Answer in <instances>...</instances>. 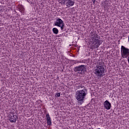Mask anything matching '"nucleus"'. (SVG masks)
Segmentation results:
<instances>
[{
    "mask_svg": "<svg viewBox=\"0 0 129 129\" xmlns=\"http://www.w3.org/2000/svg\"><path fill=\"white\" fill-rule=\"evenodd\" d=\"M87 95V89H84L83 90H78L76 92V99L78 100L80 104H82L84 102L85 97Z\"/></svg>",
    "mask_w": 129,
    "mask_h": 129,
    "instance_id": "1",
    "label": "nucleus"
},
{
    "mask_svg": "<svg viewBox=\"0 0 129 129\" xmlns=\"http://www.w3.org/2000/svg\"><path fill=\"white\" fill-rule=\"evenodd\" d=\"M87 70L86 66L82 64L78 67H76L74 69L75 72H78L79 74H82V73H85Z\"/></svg>",
    "mask_w": 129,
    "mask_h": 129,
    "instance_id": "2",
    "label": "nucleus"
},
{
    "mask_svg": "<svg viewBox=\"0 0 129 129\" xmlns=\"http://www.w3.org/2000/svg\"><path fill=\"white\" fill-rule=\"evenodd\" d=\"M105 70L103 66H98L97 69L95 70V74L97 75V76H100V77H102L103 76L102 74L105 73Z\"/></svg>",
    "mask_w": 129,
    "mask_h": 129,
    "instance_id": "3",
    "label": "nucleus"
},
{
    "mask_svg": "<svg viewBox=\"0 0 129 129\" xmlns=\"http://www.w3.org/2000/svg\"><path fill=\"white\" fill-rule=\"evenodd\" d=\"M121 54L122 58H127L129 56V49L122 45L121 46Z\"/></svg>",
    "mask_w": 129,
    "mask_h": 129,
    "instance_id": "4",
    "label": "nucleus"
},
{
    "mask_svg": "<svg viewBox=\"0 0 129 129\" xmlns=\"http://www.w3.org/2000/svg\"><path fill=\"white\" fill-rule=\"evenodd\" d=\"M54 26H57V27L60 28L61 31L64 30V27H65L64 22L60 18L56 19V21L54 22Z\"/></svg>",
    "mask_w": 129,
    "mask_h": 129,
    "instance_id": "5",
    "label": "nucleus"
},
{
    "mask_svg": "<svg viewBox=\"0 0 129 129\" xmlns=\"http://www.w3.org/2000/svg\"><path fill=\"white\" fill-rule=\"evenodd\" d=\"M102 44V40L98 39H95L93 41V46L94 49H96Z\"/></svg>",
    "mask_w": 129,
    "mask_h": 129,
    "instance_id": "6",
    "label": "nucleus"
},
{
    "mask_svg": "<svg viewBox=\"0 0 129 129\" xmlns=\"http://www.w3.org/2000/svg\"><path fill=\"white\" fill-rule=\"evenodd\" d=\"M104 107L107 109V110H109L110 108H111V103L109 102L108 100H106L103 104Z\"/></svg>",
    "mask_w": 129,
    "mask_h": 129,
    "instance_id": "7",
    "label": "nucleus"
},
{
    "mask_svg": "<svg viewBox=\"0 0 129 129\" xmlns=\"http://www.w3.org/2000/svg\"><path fill=\"white\" fill-rule=\"evenodd\" d=\"M18 118V117L16 115H13V116L10 115L9 117V119L11 121V122H16L17 121V118Z\"/></svg>",
    "mask_w": 129,
    "mask_h": 129,
    "instance_id": "8",
    "label": "nucleus"
},
{
    "mask_svg": "<svg viewBox=\"0 0 129 129\" xmlns=\"http://www.w3.org/2000/svg\"><path fill=\"white\" fill-rule=\"evenodd\" d=\"M46 120L47 125H52V121H51V117H50L49 113L46 114Z\"/></svg>",
    "mask_w": 129,
    "mask_h": 129,
    "instance_id": "9",
    "label": "nucleus"
},
{
    "mask_svg": "<svg viewBox=\"0 0 129 129\" xmlns=\"http://www.w3.org/2000/svg\"><path fill=\"white\" fill-rule=\"evenodd\" d=\"M72 6H74V2L73 1H68L67 3V7L70 8V7H72Z\"/></svg>",
    "mask_w": 129,
    "mask_h": 129,
    "instance_id": "10",
    "label": "nucleus"
},
{
    "mask_svg": "<svg viewBox=\"0 0 129 129\" xmlns=\"http://www.w3.org/2000/svg\"><path fill=\"white\" fill-rule=\"evenodd\" d=\"M52 32L54 34H55V35H57L59 33V30L56 28H53L52 29Z\"/></svg>",
    "mask_w": 129,
    "mask_h": 129,
    "instance_id": "11",
    "label": "nucleus"
},
{
    "mask_svg": "<svg viewBox=\"0 0 129 129\" xmlns=\"http://www.w3.org/2000/svg\"><path fill=\"white\" fill-rule=\"evenodd\" d=\"M92 39L93 41H94V40H96L97 39V34L93 35Z\"/></svg>",
    "mask_w": 129,
    "mask_h": 129,
    "instance_id": "12",
    "label": "nucleus"
},
{
    "mask_svg": "<svg viewBox=\"0 0 129 129\" xmlns=\"http://www.w3.org/2000/svg\"><path fill=\"white\" fill-rule=\"evenodd\" d=\"M55 96H56V97H60V93H56Z\"/></svg>",
    "mask_w": 129,
    "mask_h": 129,
    "instance_id": "13",
    "label": "nucleus"
},
{
    "mask_svg": "<svg viewBox=\"0 0 129 129\" xmlns=\"http://www.w3.org/2000/svg\"><path fill=\"white\" fill-rule=\"evenodd\" d=\"M96 0H92V2L93 3V4H95V2H96Z\"/></svg>",
    "mask_w": 129,
    "mask_h": 129,
    "instance_id": "14",
    "label": "nucleus"
},
{
    "mask_svg": "<svg viewBox=\"0 0 129 129\" xmlns=\"http://www.w3.org/2000/svg\"><path fill=\"white\" fill-rule=\"evenodd\" d=\"M59 1H63V3H66V1H67V0H59Z\"/></svg>",
    "mask_w": 129,
    "mask_h": 129,
    "instance_id": "15",
    "label": "nucleus"
},
{
    "mask_svg": "<svg viewBox=\"0 0 129 129\" xmlns=\"http://www.w3.org/2000/svg\"><path fill=\"white\" fill-rule=\"evenodd\" d=\"M72 0H68V2H71L72 1Z\"/></svg>",
    "mask_w": 129,
    "mask_h": 129,
    "instance_id": "16",
    "label": "nucleus"
}]
</instances>
